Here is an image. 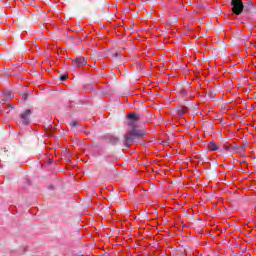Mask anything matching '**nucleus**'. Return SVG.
<instances>
[{
	"label": "nucleus",
	"instance_id": "obj_1",
	"mask_svg": "<svg viewBox=\"0 0 256 256\" xmlns=\"http://www.w3.org/2000/svg\"><path fill=\"white\" fill-rule=\"evenodd\" d=\"M137 121H139V115L136 113L128 114V126H130V129L124 135L123 144L125 147H131L133 143H137L139 139L145 137V133L137 128Z\"/></svg>",
	"mask_w": 256,
	"mask_h": 256
},
{
	"label": "nucleus",
	"instance_id": "obj_2",
	"mask_svg": "<svg viewBox=\"0 0 256 256\" xmlns=\"http://www.w3.org/2000/svg\"><path fill=\"white\" fill-rule=\"evenodd\" d=\"M232 11L235 15H241L243 13V1L241 0H232Z\"/></svg>",
	"mask_w": 256,
	"mask_h": 256
},
{
	"label": "nucleus",
	"instance_id": "obj_3",
	"mask_svg": "<svg viewBox=\"0 0 256 256\" xmlns=\"http://www.w3.org/2000/svg\"><path fill=\"white\" fill-rule=\"evenodd\" d=\"M31 117V110H25L23 113L20 114V123L22 125H29L31 123V120L29 119Z\"/></svg>",
	"mask_w": 256,
	"mask_h": 256
},
{
	"label": "nucleus",
	"instance_id": "obj_4",
	"mask_svg": "<svg viewBox=\"0 0 256 256\" xmlns=\"http://www.w3.org/2000/svg\"><path fill=\"white\" fill-rule=\"evenodd\" d=\"M73 65L76 67H84V65H87V60L84 57H78L73 60Z\"/></svg>",
	"mask_w": 256,
	"mask_h": 256
},
{
	"label": "nucleus",
	"instance_id": "obj_5",
	"mask_svg": "<svg viewBox=\"0 0 256 256\" xmlns=\"http://www.w3.org/2000/svg\"><path fill=\"white\" fill-rule=\"evenodd\" d=\"M208 149L209 151H219V146L213 141L208 143Z\"/></svg>",
	"mask_w": 256,
	"mask_h": 256
},
{
	"label": "nucleus",
	"instance_id": "obj_6",
	"mask_svg": "<svg viewBox=\"0 0 256 256\" xmlns=\"http://www.w3.org/2000/svg\"><path fill=\"white\" fill-rule=\"evenodd\" d=\"M110 143H112V145H117V143H119V138L116 136H110Z\"/></svg>",
	"mask_w": 256,
	"mask_h": 256
},
{
	"label": "nucleus",
	"instance_id": "obj_7",
	"mask_svg": "<svg viewBox=\"0 0 256 256\" xmlns=\"http://www.w3.org/2000/svg\"><path fill=\"white\" fill-rule=\"evenodd\" d=\"M70 127L72 128L79 127V122H77V120H73L72 122H70Z\"/></svg>",
	"mask_w": 256,
	"mask_h": 256
},
{
	"label": "nucleus",
	"instance_id": "obj_8",
	"mask_svg": "<svg viewBox=\"0 0 256 256\" xmlns=\"http://www.w3.org/2000/svg\"><path fill=\"white\" fill-rule=\"evenodd\" d=\"M181 95H184L185 97H191V94L187 90H182Z\"/></svg>",
	"mask_w": 256,
	"mask_h": 256
},
{
	"label": "nucleus",
	"instance_id": "obj_9",
	"mask_svg": "<svg viewBox=\"0 0 256 256\" xmlns=\"http://www.w3.org/2000/svg\"><path fill=\"white\" fill-rule=\"evenodd\" d=\"M67 74H64L60 77L61 81H67Z\"/></svg>",
	"mask_w": 256,
	"mask_h": 256
},
{
	"label": "nucleus",
	"instance_id": "obj_10",
	"mask_svg": "<svg viewBox=\"0 0 256 256\" xmlns=\"http://www.w3.org/2000/svg\"><path fill=\"white\" fill-rule=\"evenodd\" d=\"M224 149H225L226 151H229V147H228V146H224Z\"/></svg>",
	"mask_w": 256,
	"mask_h": 256
}]
</instances>
